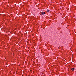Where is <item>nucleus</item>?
I'll use <instances>...</instances> for the list:
<instances>
[{
    "label": "nucleus",
    "instance_id": "obj_1",
    "mask_svg": "<svg viewBox=\"0 0 76 76\" xmlns=\"http://www.w3.org/2000/svg\"><path fill=\"white\" fill-rule=\"evenodd\" d=\"M43 15H44L45 13V12H42L41 13Z\"/></svg>",
    "mask_w": 76,
    "mask_h": 76
},
{
    "label": "nucleus",
    "instance_id": "obj_2",
    "mask_svg": "<svg viewBox=\"0 0 76 76\" xmlns=\"http://www.w3.org/2000/svg\"><path fill=\"white\" fill-rule=\"evenodd\" d=\"M71 70H72V71H73V70H75V68H72L71 69Z\"/></svg>",
    "mask_w": 76,
    "mask_h": 76
},
{
    "label": "nucleus",
    "instance_id": "obj_3",
    "mask_svg": "<svg viewBox=\"0 0 76 76\" xmlns=\"http://www.w3.org/2000/svg\"><path fill=\"white\" fill-rule=\"evenodd\" d=\"M47 12H50V10H47Z\"/></svg>",
    "mask_w": 76,
    "mask_h": 76
}]
</instances>
